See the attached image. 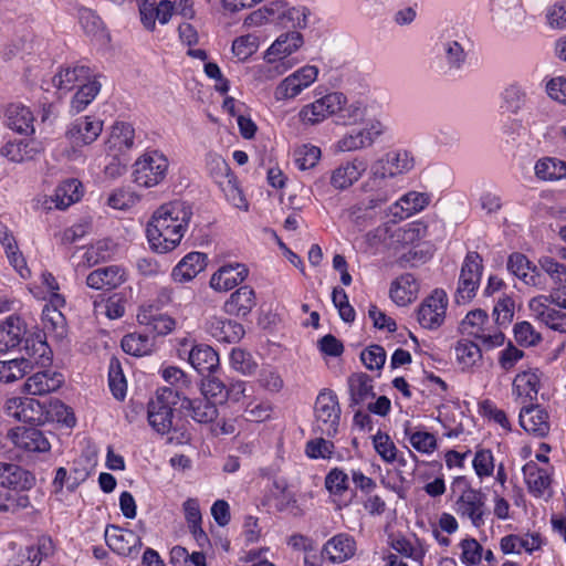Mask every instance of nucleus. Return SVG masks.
Instances as JSON below:
<instances>
[{
  "label": "nucleus",
  "mask_w": 566,
  "mask_h": 566,
  "mask_svg": "<svg viewBox=\"0 0 566 566\" xmlns=\"http://www.w3.org/2000/svg\"><path fill=\"white\" fill-rule=\"evenodd\" d=\"M137 322L146 327L147 332L158 336H165L175 329L176 322L172 317L158 313L154 306H142L137 313Z\"/></svg>",
  "instance_id": "4be33fe9"
},
{
  "label": "nucleus",
  "mask_w": 566,
  "mask_h": 566,
  "mask_svg": "<svg viewBox=\"0 0 566 566\" xmlns=\"http://www.w3.org/2000/svg\"><path fill=\"white\" fill-rule=\"evenodd\" d=\"M391 552L401 556V559H410L419 565L422 564L426 551L418 539L411 542L405 537L395 538L391 541Z\"/></svg>",
  "instance_id": "a19ab883"
},
{
  "label": "nucleus",
  "mask_w": 566,
  "mask_h": 566,
  "mask_svg": "<svg viewBox=\"0 0 566 566\" xmlns=\"http://www.w3.org/2000/svg\"><path fill=\"white\" fill-rule=\"evenodd\" d=\"M249 269L242 263H230L221 266L210 279V286L218 292H227L242 283Z\"/></svg>",
  "instance_id": "f3484780"
},
{
  "label": "nucleus",
  "mask_w": 566,
  "mask_h": 566,
  "mask_svg": "<svg viewBox=\"0 0 566 566\" xmlns=\"http://www.w3.org/2000/svg\"><path fill=\"white\" fill-rule=\"evenodd\" d=\"M111 140L119 148L129 149L134 145V128L127 123H116L112 129Z\"/></svg>",
  "instance_id": "774afa93"
},
{
  "label": "nucleus",
  "mask_w": 566,
  "mask_h": 566,
  "mask_svg": "<svg viewBox=\"0 0 566 566\" xmlns=\"http://www.w3.org/2000/svg\"><path fill=\"white\" fill-rule=\"evenodd\" d=\"M349 407H363L375 397L371 378L366 374H354L348 378Z\"/></svg>",
  "instance_id": "72a5a7b5"
},
{
  "label": "nucleus",
  "mask_w": 566,
  "mask_h": 566,
  "mask_svg": "<svg viewBox=\"0 0 566 566\" xmlns=\"http://www.w3.org/2000/svg\"><path fill=\"white\" fill-rule=\"evenodd\" d=\"M207 332L218 342L228 344L239 342L244 335L242 324L222 317H212L209 319L207 323Z\"/></svg>",
  "instance_id": "393cba45"
},
{
  "label": "nucleus",
  "mask_w": 566,
  "mask_h": 566,
  "mask_svg": "<svg viewBox=\"0 0 566 566\" xmlns=\"http://www.w3.org/2000/svg\"><path fill=\"white\" fill-rule=\"evenodd\" d=\"M518 420L521 427L537 437H545L549 432L548 413L539 405L523 406Z\"/></svg>",
  "instance_id": "5701e85b"
},
{
  "label": "nucleus",
  "mask_w": 566,
  "mask_h": 566,
  "mask_svg": "<svg viewBox=\"0 0 566 566\" xmlns=\"http://www.w3.org/2000/svg\"><path fill=\"white\" fill-rule=\"evenodd\" d=\"M105 541L114 553L122 556L137 555L143 545L140 537L135 532L115 525L106 527Z\"/></svg>",
  "instance_id": "9b49d317"
},
{
  "label": "nucleus",
  "mask_w": 566,
  "mask_h": 566,
  "mask_svg": "<svg viewBox=\"0 0 566 566\" xmlns=\"http://www.w3.org/2000/svg\"><path fill=\"white\" fill-rule=\"evenodd\" d=\"M523 475L531 494L541 497L548 493L552 480L547 470L530 461L523 467Z\"/></svg>",
  "instance_id": "473e14b6"
},
{
  "label": "nucleus",
  "mask_w": 566,
  "mask_h": 566,
  "mask_svg": "<svg viewBox=\"0 0 566 566\" xmlns=\"http://www.w3.org/2000/svg\"><path fill=\"white\" fill-rule=\"evenodd\" d=\"M189 364L201 375L213 373L219 366V355L209 345L196 344L188 350Z\"/></svg>",
  "instance_id": "bb28decb"
},
{
  "label": "nucleus",
  "mask_w": 566,
  "mask_h": 566,
  "mask_svg": "<svg viewBox=\"0 0 566 566\" xmlns=\"http://www.w3.org/2000/svg\"><path fill=\"white\" fill-rule=\"evenodd\" d=\"M366 107L359 101L343 104L337 115V123L342 125H355L364 119Z\"/></svg>",
  "instance_id": "5fc2aeb1"
},
{
  "label": "nucleus",
  "mask_w": 566,
  "mask_h": 566,
  "mask_svg": "<svg viewBox=\"0 0 566 566\" xmlns=\"http://www.w3.org/2000/svg\"><path fill=\"white\" fill-rule=\"evenodd\" d=\"M206 169L214 182H218L232 172L228 163L216 153L207 154Z\"/></svg>",
  "instance_id": "e2e57ef3"
},
{
  "label": "nucleus",
  "mask_w": 566,
  "mask_h": 566,
  "mask_svg": "<svg viewBox=\"0 0 566 566\" xmlns=\"http://www.w3.org/2000/svg\"><path fill=\"white\" fill-rule=\"evenodd\" d=\"M191 208L181 201L163 205L148 222L146 233L151 250L167 253L179 245L189 221Z\"/></svg>",
  "instance_id": "f257e3e1"
},
{
  "label": "nucleus",
  "mask_w": 566,
  "mask_h": 566,
  "mask_svg": "<svg viewBox=\"0 0 566 566\" xmlns=\"http://www.w3.org/2000/svg\"><path fill=\"white\" fill-rule=\"evenodd\" d=\"M223 192L226 199L237 208H248L245 198L239 188L237 177L231 172L223 179L216 182Z\"/></svg>",
  "instance_id": "de8ad7c7"
},
{
  "label": "nucleus",
  "mask_w": 566,
  "mask_h": 566,
  "mask_svg": "<svg viewBox=\"0 0 566 566\" xmlns=\"http://www.w3.org/2000/svg\"><path fill=\"white\" fill-rule=\"evenodd\" d=\"M7 125L19 134L32 135L34 117L30 108L21 103H11L6 109Z\"/></svg>",
  "instance_id": "c756f323"
},
{
  "label": "nucleus",
  "mask_w": 566,
  "mask_h": 566,
  "mask_svg": "<svg viewBox=\"0 0 566 566\" xmlns=\"http://www.w3.org/2000/svg\"><path fill=\"white\" fill-rule=\"evenodd\" d=\"M112 241L99 240L96 243L90 245L81 254V261L76 263V266L91 268L99 262L106 261L111 256Z\"/></svg>",
  "instance_id": "37998d69"
},
{
  "label": "nucleus",
  "mask_w": 566,
  "mask_h": 566,
  "mask_svg": "<svg viewBox=\"0 0 566 566\" xmlns=\"http://www.w3.org/2000/svg\"><path fill=\"white\" fill-rule=\"evenodd\" d=\"M91 78L90 69L84 65L66 67L56 74L52 83L59 91L69 92L75 86H81Z\"/></svg>",
  "instance_id": "4c0bfd02"
},
{
  "label": "nucleus",
  "mask_w": 566,
  "mask_h": 566,
  "mask_svg": "<svg viewBox=\"0 0 566 566\" xmlns=\"http://www.w3.org/2000/svg\"><path fill=\"white\" fill-rule=\"evenodd\" d=\"M27 334V325L19 316H9L0 324V353L19 346Z\"/></svg>",
  "instance_id": "a878e982"
},
{
  "label": "nucleus",
  "mask_w": 566,
  "mask_h": 566,
  "mask_svg": "<svg viewBox=\"0 0 566 566\" xmlns=\"http://www.w3.org/2000/svg\"><path fill=\"white\" fill-rule=\"evenodd\" d=\"M82 185L76 179H70L63 181L54 192L52 197V202H54L55 208L57 209H66L72 203L80 200Z\"/></svg>",
  "instance_id": "ea45409f"
},
{
  "label": "nucleus",
  "mask_w": 566,
  "mask_h": 566,
  "mask_svg": "<svg viewBox=\"0 0 566 566\" xmlns=\"http://www.w3.org/2000/svg\"><path fill=\"white\" fill-rule=\"evenodd\" d=\"M168 168V158L163 153L148 150L133 164V181L143 188L156 187L166 179Z\"/></svg>",
  "instance_id": "20e7f679"
},
{
  "label": "nucleus",
  "mask_w": 566,
  "mask_h": 566,
  "mask_svg": "<svg viewBox=\"0 0 566 566\" xmlns=\"http://www.w3.org/2000/svg\"><path fill=\"white\" fill-rule=\"evenodd\" d=\"M314 431L326 437H334L338 431L340 407L337 395L329 390H322L315 401Z\"/></svg>",
  "instance_id": "39448f33"
},
{
  "label": "nucleus",
  "mask_w": 566,
  "mask_h": 566,
  "mask_svg": "<svg viewBox=\"0 0 566 566\" xmlns=\"http://www.w3.org/2000/svg\"><path fill=\"white\" fill-rule=\"evenodd\" d=\"M318 75V69L306 65L280 82L274 91L276 101L292 99L307 88Z\"/></svg>",
  "instance_id": "9d476101"
},
{
  "label": "nucleus",
  "mask_w": 566,
  "mask_h": 566,
  "mask_svg": "<svg viewBox=\"0 0 566 566\" xmlns=\"http://www.w3.org/2000/svg\"><path fill=\"white\" fill-rule=\"evenodd\" d=\"M127 280V273L119 265H108L92 271L86 277V284L94 290H113Z\"/></svg>",
  "instance_id": "6ab92c4d"
},
{
  "label": "nucleus",
  "mask_w": 566,
  "mask_h": 566,
  "mask_svg": "<svg viewBox=\"0 0 566 566\" xmlns=\"http://www.w3.org/2000/svg\"><path fill=\"white\" fill-rule=\"evenodd\" d=\"M447 306V293L441 289H436L422 301L417 311L419 324L427 329H437L444 322Z\"/></svg>",
  "instance_id": "6e6552de"
},
{
  "label": "nucleus",
  "mask_w": 566,
  "mask_h": 566,
  "mask_svg": "<svg viewBox=\"0 0 566 566\" xmlns=\"http://www.w3.org/2000/svg\"><path fill=\"white\" fill-rule=\"evenodd\" d=\"M507 270L528 285L541 290L546 287V277L538 272L536 266H531V262L522 253H513L509 256Z\"/></svg>",
  "instance_id": "412c9836"
},
{
  "label": "nucleus",
  "mask_w": 566,
  "mask_h": 566,
  "mask_svg": "<svg viewBox=\"0 0 566 566\" xmlns=\"http://www.w3.org/2000/svg\"><path fill=\"white\" fill-rule=\"evenodd\" d=\"M535 175L545 181L566 178V161L555 157H544L535 164Z\"/></svg>",
  "instance_id": "58836bf2"
},
{
  "label": "nucleus",
  "mask_w": 566,
  "mask_h": 566,
  "mask_svg": "<svg viewBox=\"0 0 566 566\" xmlns=\"http://www.w3.org/2000/svg\"><path fill=\"white\" fill-rule=\"evenodd\" d=\"M455 356L462 369L474 366L482 358L480 347L470 340H460L455 346Z\"/></svg>",
  "instance_id": "8fccbe9b"
},
{
  "label": "nucleus",
  "mask_w": 566,
  "mask_h": 566,
  "mask_svg": "<svg viewBox=\"0 0 566 566\" xmlns=\"http://www.w3.org/2000/svg\"><path fill=\"white\" fill-rule=\"evenodd\" d=\"M303 44V36L297 31L281 34L270 46L269 55H283L286 57L295 52Z\"/></svg>",
  "instance_id": "c03bdc74"
},
{
  "label": "nucleus",
  "mask_w": 566,
  "mask_h": 566,
  "mask_svg": "<svg viewBox=\"0 0 566 566\" xmlns=\"http://www.w3.org/2000/svg\"><path fill=\"white\" fill-rule=\"evenodd\" d=\"M539 387L537 370H525L518 373L512 384V392L516 400L525 403L527 400H536Z\"/></svg>",
  "instance_id": "7c9ffc66"
},
{
  "label": "nucleus",
  "mask_w": 566,
  "mask_h": 566,
  "mask_svg": "<svg viewBox=\"0 0 566 566\" xmlns=\"http://www.w3.org/2000/svg\"><path fill=\"white\" fill-rule=\"evenodd\" d=\"M231 366L243 375H252L255 373L258 365L253 360L250 353L241 349L233 348L230 354Z\"/></svg>",
  "instance_id": "bf43d9fd"
},
{
  "label": "nucleus",
  "mask_w": 566,
  "mask_h": 566,
  "mask_svg": "<svg viewBox=\"0 0 566 566\" xmlns=\"http://www.w3.org/2000/svg\"><path fill=\"white\" fill-rule=\"evenodd\" d=\"M65 301L59 293H53L50 304H46L42 311V322L44 328L56 333L59 337L65 335V317L59 310L64 305Z\"/></svg>",
  "instance_id": "2f4dec72"
},
{
  "label": "nucleus",
  "mask_w": 566,
  "mask_h": 566,
  "mask_svg": "<svg viewBox=\"0 0 566 566\" xmlns=\"http://www.w3.org/2000/svg\"><path fill=\"white\" fill-rule=\"evenodd\" d=\"M256 305L254 290L243 285L235 290L226 301L223 308L229 315L245 317Z\"/></svg>",
  "instance_id": "cd10ccee"
},
{
  "label": "nucleus",
  "mask_w": 566,
  "mask_h": 566,
  "mask_svg": "<svg viewBox=\"0 0 566 566\" xmlns=\"http://www.w3.org/2000/svg\"><path fill=\"white\" fill-rule=\"evenodd\" d=\"M368 161L363 157L342 163L331 175V185L337 190H345L353 186L366 172Z\"/></svg>",
  "instance_id": "f8f14e48"
},
{
  "label": "nucleus",
  "mask_w": 566,
  "mask_h": 566,
  "mask_svg": "<svg viewBox=\"0 0 566 566\" xmlns=\"http://www.w3.org/2000/svg\"><path fill=\"white\" fill-rule=\"evenodd\" d=\"M122 348L132 356H145L150 353L153 342L146 334L132 333L123 337Z\"/></svg>",
  "instance_id": "49530a36"
},
{
  "label": "nucleus",
  "mask_w": 566,
  "mask_h": 566,
  "mask_svg": "<svg viewBox=\"0 0 566 566\" xmlns=\"http://www.w3.org/2000/svg\"><path fill=\"white\" fill-rule=\"evenodd\" d=\"M335 446L324 438H315L306 442L305 453L311 459H331Z\"/></svg>",
  "instance_id": "052dcab7"
},
{
  "label": "nucleus",
  "mask_w": 566,
  "mask_h": 566,
  "mask_svg": "<svg viewBox=\"0 0 566 566\" xmlns=\"http://www.w3.org/2000/svg\"><path fill=\"white\" fill-rule=\"evenodd\" d=\"M542 544L543 541L538 533L522 536L511 534L501 539L500 546L504 554H521L522 551L533 553L541 548Z\"/></svg>",
  "instance_id": "e433bc0d"
},
{
  "label": "nucleus",
  "mask_w": 566,
  "mask_h": 566,
  "mask_svg": "<svg viewBox=\"0 0 566 566\" xmlns=\"http://www.w3.org/2000/svg\"><path fill=\"white\" fill-rule=\"evenodd\" d=\"M32 360L27 358L0 361V380L12 382L20 379L32 369Z\"/></svg>",
  "instance_id": "a18cd8bd"
},
{
  "label": "nucleus",
  "mask_w": 566,
  "mask_h": 566,
  "mask_svg": "<svg viewBox=\"0 0 566 566\" xmlns=\"http://www.w3.org/2000/svg\"><path fill=\"white\" fill-rule=\"evenodd\" d=\"M482 270L481 255L475 251L469 252L462 263L454 295L458 304H465L475 295L480 285Z\"/></svg>",
  "instance_id": "0eeeda50"
},
{
  "label": "nucleus",
  "mask_w": 566,
  "mask_h": 566,
  "mask_svg": "<svg viewBox=\"0 0 566 566\" xmlns=\"http://www.w3.org/2000/svg\"><path fill=\"white\" fill-rule=\"evenodd\" d=\"M6 412L18 421L34 423L42 420L43 408L34 398L12 397L6 401Z\"/></svg>",
  "instance_id": "dca6fc26"
},
{
  "label": "nucleus",
  "mask_w": 566,
  "mask_h": 566,
  "mask_svg": "<svg viewBox=\"0 0 566 566\" xmlns=\"http://www.w3.org/2000/svg\"><path fill=\"white\" fill-rule=\"evenodd\" d=\"M455 511L461 517L470 520L474 527L483 526L489 515L485 494L471 488L464 490L455 502Z\"/></svg>",
  "instance_id": "1a4fd4ad"
},
{
  "label": "nucleus",
  "mask_w": 566,
  "mask_h": 566,
  "mask_svg": "<svg viewBox=\"0 0 566 566\" xmlns=\"http://www.w3.org/2000/svg\"><path fill=\"white\" fill-rule=\"evenodd\" d=\"M430 200L431 197L427 192L409 191L389 207V213L398 220H403L422 211Z\"/></svg>",
  "instance_id": "a211bd4d"
},
{
  "label": "nucleus",
  "mask_w": 566,
  "mask_h": 566,
  "mask_svg": "<svg viewBox=\"0 0 566 566\" xmlns=\"http://www.w3.org/2000/svg\"><path fill=\"white\" fill-rule=\"evenodd\" d=\"M360 359L369 370H379L386 361V352L379 345H371L364 349Z\"/></svg>",
  "instance_id": "338daca9"
},
{
  "label": "nucleus",
  "mask_w": 566,
  "mask_h": 566,
  "mask_svg": "<svg viewBox=\"0 0 566 566\" xmlns=\"http://www.w3.org/2000/svg\"><path fill=\"white\" fill-rule=\"evenodd\" d=\"M8 481L10 482V484H7L8 489L27 491L33 488L35 478L30 471L10 463Z\"/></svg>",
  "instance_id": "3c124183"
},
{
  "label": "nucleus",
  "mask_w": 566,
  "mask_h": 566,
  "mask_svg": "<svg viewBox=\"0 0 566 566\" xmlns=\"http://www.w3.org/2000/svg\"><path fill=\"white\" fill-rule=\"evenodd\" d=\"M14 446L25 452H49L51 444L43 432L35 427H18L9 433Z\"/></svg>",
  "instance_id": "4468645a"
},
{
  "label": "nucleus",
  "mask_w": 566,
  "mask_h": 566,
  "mask_svg": "<svg viewBox=\"0 0 566 566\" xmlns=\"http://www.w3.org/2000/svg\"><path fill=\"white\" fill-rule=\"evenodd\" d=\"M181 400V409L186 411L187 416L191 417L199 423H210L218 417V409L214 402L208 398L189 399L184 397Z\"/></svg>",
  "instance_id": "c85d7f7f"
},
{
  "label": "nucleus",
  "mask_w": 566,
  "mask_h": 566,
  "mask_svg": "<svg viewBox=\"0 0 566 566\" xmlns=\"http://www.w3.org/2000/svg\"><path fill=\"white\" fill-rule=\"evenodd\" d=\"M321 158V149L313 145H302L294 151V160L298 169L313 168Z\"/></svg>",
  "instance_id": "864d4df0"
},
{
  "label": "nucleus",
  "mask_w": 566,
  "mask_h": 566,
  "mask_svg": "<svg viewBox=\"0 0 566 566\" xmlns=\"http://www.w3.org/2000/svg\"><path fill=\"white\" fill-rule=\"evenodd\" d=\"M405 433L409 438V442L411 443V446L419 452L431 453L437 448V439L430 432H411L410 428L407 426L405 429Z\"/></svg>",
  "instance_id": "6e6d98bb"
},
{
  "label": "nucleus",
  "mask_w": 566,
  "mask_h": 566,
  "mask_svg": "<svg viewBox=\"0 0 566 566\" xmlns=\"http://www.w3.org/2000/svg\"><path fill=\"white\" fill-rule=\"evenodd\" d=\"M473 469L479 478H485L493 474L494 458L490 450L481 449L474 454L472 461Z\"/></svg>",
  "instance_id": "69168bd1"
},
{
  "label": "nucleus",
  "mask_w": 566,
  "mask_h": 566,
  "mask_svg": "<svg viewBox=\"0 0 566 566\" xmlns=\"http://www.w3.org/2000/svg\"><path fill=\"white\" fill-rule=\"evenodd\" d=\"M419 285L411 273H405L397 277L390 287V297L399 306L411 303L418 294Z\"/></svg>",
  "instance_id": "c9c22d12"
},
{
  "label": "nucleus",
  "mask_w": 566,
  "mask_h": 566,
  "mask_svg": "<svg viewBox=\"0 0 566 566\" xmlns=\"http://www.w3.org/2000/svg\"><path fill=\"white\" fill-rule=\"evenodd\" d=\"M43 151V145L34 138H14L1 147V155L12 163L21 164L34 159Z\"/></svg>",
  "instance_id": "2eb2a0df"
},
{
  "label": "nucleus",
  "mask_w": 566,
  "mask_h": 566,
  "mask_svg": "<svg viewBox=\"0 0 566 566\" xmlns=\"http://www.w3.org/2000/svg\"><path fill=\"white\" fill-rule=\"evenodd\" d=\"M103 123L90 116L77 118L67 129V138L76 146L90 145L99 136Z\"/></svg>",
  "instance_id": "aec40b11"
},
{
  "label": "nucleus",
  "mask_w": 566,
  "mask_h": 566,
  "mask_svg": "<svg viewBox=\"0 0 566 566\" xmlns=\"http://www.w3.org/2000/svg\"><path fill=\"white\" fill-rule=\"evenodd\" d=\"M332 301L334 306L338 310V314L344 322L352 323L355 321V310L349 304L348 296L343 289H333Z\"/></svg>",
  "instance_id": "0e129e2a"
},
{
  "label": "nucleus",
  "mask_w": 566,
  "mask_h": 566,
  "mask_svg": "<svg viewBox=\"0 0 566 566\" xmlns=\"http://www.w3.org/2000/svg\"><path fill=\"white\" fill-rule=\"evenodd\" d=\"M467 42L463 34L449 31L441 33L432 48L437 67L443 72L460 70L467 60Z\"/></svg>",
  "instance_id": "f03ea898"
},
{
  "label": "nucleus",
  "mask_w": 566,
  "mask_h": 566,
  "mask_svg": "<svg viewBox=\"0 0 566 566\" xmlns=\"http://www.w3.org/2000/svg\"><path fill=\"white\" fill-rule=\"evenodd\" d=\"M206 254L201 252H190L172 270V279L176 282H188L197 276L206 268Z\"/></svg>",
  "instance_id": "f704fd0d"
},
{
  "label": "nucleus",
  "mask_w": 566,
  "mask_h": 566,
  "mask_svg": "<svg viewBox=\"0 0 566 566\" xmlns=\"http://www.w3.org/2000/svg\"><path fill=\"white\" fill-rule=\"evenodd\" d=\"M356 549V541L352 535L338 533L324 544L322 557L333 564H342L354 557Z\"/></svg>",
  "instance_id": "ddd939ff"
},
{
  "label": "nucleus",
  "mask_w": 566,
  "mask_h": 566,
  "mask_svg": "<svg viewBox=\"0 0 566 566\" xmlns=\"http://www.w3.org/2000/svg\"><path fill=\"white\" fill-rule=\"evenodd\" d=\"M325 488L333 495H342L348 490V475L344 470L334 468L325 476Z\"/></svg>",
  "instance_id": "680f3d73"
},
{
  "label": "nucleus",
  "mask_w": 566,
  "mask_h": 566,
  "mask_svg": "<svg viewBox=\"0 0 566 566\" xmlns=\"http://www.w3.org/2000/svg\"><path fill=\"white\" fill-rule=\"evenodd\" d=\"M553 286L551 290V301L560 308L566 310V265L563 270L556 271L549 275Z\"/></svg>",
  "instance_id": "603ef678"
},
{
  "label": "nucleus",
  "mask_w": 566,
  "mask_h": 566,
  "mask_svg": "<svg viewBox=\"0 0 566 566\" xmlns=\"http://www.w3.org/2000/svg\"><path fill=\"white\" fill-rule=\"evenodd\" d=\"M460 560L465 566L478 565L482 559L483 547L475 538H464L459 544Z\"/></svg>",
  "instance_id": "4d7b16f0"
},
{
  "label": "nucleus",
  "mask_w": 566,
  "mask_h": 566,
  "mask_svg": "<svg viewBox=\"0 0 566 566\" xmlns=\"http://www.w3.org/2000/svg\"><path fill=\"white\" fill-rule=\"evenodd\" d=\"M181 399L177 390L170 387L157 389L147 406L149 426L159 434H167L172 429L174 407Z\"/></svg>",
  "instance_id": "7ed1b4c3"
},
{
  "label": "nucleus",
  "mask_w": 566,
  "mask_h": 566,
  "mask_svg": "<svg viewBox=\"0 0 566 566\" xmlns=\"http://www.w3.org/2000/svg\"><path fill=\"white\" fill-rule=\"evenodd\" d=\"M63 381V375L57 371H38L25 380L23 390L29 395L42 396L59 389Z\"/></svg>",
  "instance_id": "b1692460"
},
{
  "label": "nucleus",
  "mask_w": 566,
  "mask_h": 566,
  "mask_svg": "<svg viewBox=\"0 0 566 566\" xmlns=\"http://www.w3.org/2000/svg\"><path fill=\"white\" fill-rule=\"evenodd\" d=\"M108 386L117 400H124L126 397L127 384L123 374L120 363L117 358L113 357L108 367Z\"/></svg>",
  "instance_id": "09e8293b"
},
{
  "label": "nucleus",
  "mask_w": 566,
  "mask_h": 566,
  "mask_svg": "<svg viewBox=\"0 0 566 566\" xmlns=\"http://www.w3.org/2000/svg\"><path fill=\"white\" fill-rule=\"evenodd\" d=\"M101 90V83L96 80L81 84L78 91L71 101L70 113L76 115L83 112L96 97Z\"/></svg>",
  "instance_id": "79ce46f5"
},
{
  "label": "nucleus",
  "mask_w": 566,
  "mask_h": 566,
  "mask_svg": "<svg viewBox=\"0 0 566 566\" xmlns=\"http://www.w3.org/2000/svg\"><path fill=\"white\" fill-rule=\"evenodd\" d=\"M373 444L379 457L388 463H392L397 458V448L387 433L378 431L373 437Z\"/></svg>",
  "instance_id": "13d9d810"
},
{
  "label": "nucleus",
  "mask_w": 566,
  "mask_h": 566,
  "mask_svg": "<svg viewBox=\"0 0 566 566\" xmlns=\"http://www.w3.org/2000/svg\"><path fill=\"white\" fill-rule=\"evenodd\" d=\"M413 158L406 150H391L370 166V178L377 187L386 186L387 178H394L411 170Z\"/></svg>",
  "instance_id": "423d86ee"
}]
</instances>
